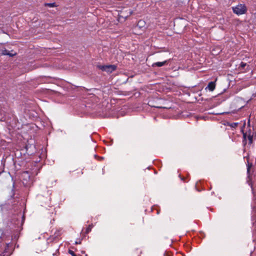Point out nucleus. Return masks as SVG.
Here are the masks:
<instances>
[{
    "label": "nucleus",
    "instance_id": "obj_1",
    "mask_svg": "<svg viewBox=\"0 0 256 256\" xmlns=\"http://www.w3.org/2000/svg\"><path fill=\"white\" fill-rule=\"evenodd\" d=\"M243 134V140L242 144L244 146H246L247 143L249 144H251L253 142V135L252 134V131L250 129L246 132H244L242 130Z\"/></svg>",
    "mask_w": 256,
    "mask_h": 256
},
{
    "label": "nucleus",
    "instance_id": "obj_2",
    "mask_svg": "<svg viewBox=\"0 0 256 256\" xmlns=\"http://www.w3.org/2000/svg\"><path fill=\"white\" fill-rule=\"evenodd\" d=\"M232 10L235 14L240 16L246 14L247 12V8L244 4H238L236 6L232 7Z\"/></svg>",
    "mask_w": 256,
    "mask_h": 256
},
{
    "label": "nucleus",
    "instance_id": "obj_3",
    "mask_svg": "<svg viewBox=\"0 0 256 256\" xmlns=\"http://www.w3.org/2000/svg\"><path fill=\"white\" fill-rule=\"evenodd\" d=\"M98 68L102 71L106 72L111 74L116 70L117 66L114 64L104 65L98 66Z\"/></svg>",
    "mask_w": 256,
    "mask_h": 256
},
{
    "label": "nucleus",
    "instance_id": "obj_4",
    "mask_svg": "<svg viewBox=\"0 0 256 256\" xmlns=\"http://www.w3.org/2000/svg\"><path fill=\"white\" fill-rule=\"evenodd\" d=\"M170 59H169L168 60H166L163 62H154V63L152 64V66L153 68L162 67L164 66L167 64H168V62L170 61Z\"/></svg>",
    "mask_w": 256,
    "mask_h": 256
},
{
    "label": "nucleus",
    "instance_id": "obj_5",
    "mask_svg": "<svg viewBox=\"0 0 256 256\" xmlns=\"http://www.w3.org/2000/svg\"><path fill=\"white\" fill-rule=\"evenodd\" d=\"M0 54L2 55H7L10 56H12L16 55V53L15 52L14 53L10 52L9 50H6V48H4L1 50Z\"/></svg>",
    "mask_w": 256,
    "mask_h": 256
},
{
    "label": "nucleus",
    "instance_id": "obj_6",
    "mask_svg": "<svg viewBox=\"0 0 256 256\" xmlns=\"http://www.w3.org/2000/svg\"><path fill=\"white\" fill-rule=\"evenodd\" d=\"M216 88V84L215 82H211L208 83L206 88H208L210 91H213Z\"/></svg>",
    "mask_w": 256,
    "mask_h": 256
},
{
    "label": "nucleus",
    "instance_id": "obj_7",
    "mask_svg": "<svg viewBox=\"0 0 256 256\" xmlns=\"http://www.w3.org/2000/svg\"><path fill=\"white\" fill-rule=\"evenodd\" d=\"M246 166H247V174L248 176H250V168H252V164L249 162L248 161V164H247Z\"/></svg>",
    "mask_w": 256,
    "mask_h": 256
},
{
    "label": "nucleus",
    "instance_id": "obj_8",
    "mask_svg": "<svg viewBox=\"0 0 256 256\" xmlns=\"http://www.w3.org/2000/svg\"><path fill=\"white\" fill-rule=\"evenodd\" d=\"M44 6H49L50 8H54V7H56V5L55 2H53V3H45L44 4Z\"/></svg>",
    "mask_w": 256,
    "mask_h": 256
},
{
    "label": "nucleus",
    "instance_id": "obj_9",
    "mask_svg": "<svg viewBox=\"0 0 256 256\" xmlns=\"http://www.w3.org/2000/svg\"><path fill=\"white\" fill-rule=\"evenodd\" d=\"M92 228H93V225H92V224H90V225H89V226L86 228V232H86V234H88V232H90L91 231V230H92Z\"/></svg>",
    "mask_w": 256,
    "mask_h": 256
},
{
    "label": "nucleus",
    "instance_id": "obj_10",
    "mask_svg": "<svg viewBox=\"0 0 256 256\" xmlns=\"http://www.w3.org/2000/svg\"><path fill=\"white\" fill-rule=\"evenodd\" d=\"M62 234V230L60 229L57 230H56V232L54 233V235L56 236H60Z\"/></svg>",
    "mask_w": 256,
    "mask_h": 256
},
{
    "label": "nucleus",
    "instance_id": "obj_11",
    "mask_svg": "<svg viewBox=\"0 0 256 256\" xmlns=\"http://www.w3.org/2000/svg\"><path fill=\"white\" fill-rule=\"evenodd\" d=\"M152 107L160 108H169L170 107L168 106H155V105H151Z\"/></svg>",
    "mask_w": 256,
    "mask_h": 256
},
{
    "label": "nucleus",
    "instance_id": "obj_12",
    "mask_svg": "<svg viewBox=\"0 0 256 256\" xmlns=\"http://www.w3.org/2000/svg\"><path fill=\"white\" fill-rule=\"evenodd\" d=\"M246 66V64L244 62H241L239 68H241L242 69H244V67Z\"/></svg>",
    "mask_w": 256,
    "mask_h": 256
},
{
    "label": "nucleus",
    "instance_id": "obj_13",
    "mask_svg": "<svg viewBox=\"0 0 256 256\" xmlns=\"http://www.w3.org/2000/svg\"><path fill=\"white\" fill-rule=\"evenodd\" d=\"M68 253L71 254L72 256H77L74 252V251L72 250H68Z\"/></svg>",
    "mask_w": 256,
    "mask_h": 256
},
{
    "label": "nucleus",
    "instance_id": "obj_14",
    "mask_svg": "<svg viewBox=\"0 0 256 256\" xmlns=\"http://www.w3.org/2000/svg\"><path fill=\"white\" fill-rule=\"evenodd\" d=\"M233 124H234V126H236L238 124L237 123H234Z\"/></svg>",
    "mask_w": 256,
    "mask_h": 256
},
{
    "label": "nucleus",
    "instance_id": "obj_15",
    "mask_svg": "<svg viewBox=\"0 0 256 256\" xmlns=\"http://www.w3.org/2000/svg\"><path fill=\"white\" fill-rule=\"evenodd\" d=\"M76 244H80V242H76Z\"/></svg>",
    "mask_w": 256,
    "mask_h": 256
},
{
    "label": "nucleus",
    "instance_id": "obj_16",
    "mask_svg": "<svg viewBox=\"0 0 256 256\" xmlns=\"http://www.w3.org/2000/svg\"><path fill=\"white\" fill-rule=\"evenodd\" d=\"M181 179H182V180H184V178H181Z\"/></svg>",
    "mask_w": 256,
    "mask_h": 256
},
{
    "label": "nucleus",
    "instance_id": "obj_17",
    "mask_svg": "<svg viewBox=\"0 0 256 256\" xmlns=\"http://www.w3.org/2000/svg\"><path fill=\"white\" fill-rule=\"evenodd\" d=\"M0 256H2V254H0Z\"/></svg>",
    "mask_w": 256,
    "mask_h": 256
}]
</instances>
